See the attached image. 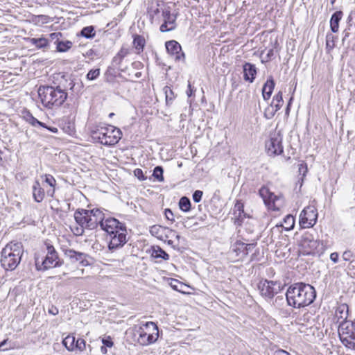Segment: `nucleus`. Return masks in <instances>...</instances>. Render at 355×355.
I'll list each match as a JSON object with an SVG mask.
<instances>
[{"label":"nucleus","instance_id":"nucleus-46","mask_svg":"<svg viewBox=\"0 0 355 355\" xmlns=\"http://www.w3.org/2000/svg\"><path fill=\"white\" fill-rule=\"evenodd\" d=\"M298 172L299 174L302 175L300 179L302 183L304 181V178L306 177L308 173V166L306 162H302L301 164L298 165Z\"/></svg>","mask_w":355,"mask_h":355},{"label":"nucleus","instance_id":"nucleus-6","mask_svg":"<svg viewBox=\"0 0 355 355\" xmlns=\"http://www.w3.org/2000/svg\"><path fill=\"white\" fill-rule=\"evenodd\" d=\"M42 105L47 109H56L67 100L68 94L60 86L41 85L37 90Z\"/></svg>","mask_w":355,"mask_h":355},{"label":"nucleus","instance_id":"nucleus-41","mask_svg":"<svg viewBox=\"0 0 355 355\" xmlns=\"http://www.w3.org/2000/svg\"><path fill=\"white\" fill-rule=\"evenodd\" d=\"M164 92L165 94L166 104H171L176 97V95L174 94L172 88L169 86H165L164 87Z\"/></svg>","mask_w":355,"mask_h":355},{"label":"nucleus","instance_id":"nucleus-64","mask_svg":"<svg viewBox=\"0 0 355 355\" xmlns=\"http://www.w3.org/2000/svg\"><path fill=\"white\" fill-rule=\"evenodd\" d=\"M114 115V113L110 114V117H112Z\"/></svg>","mask_w":355,"mask_h":355},{"label":"nucleus","instance_id":"nucleus-57","mask_svg":"<svg viewBox=\"0 0 355 355\" xmlns=\"http://www.w3.org/2000/svg\"><path fill=\"white\" fill-rule=\"evenodd\" d=\"M194 91L192 88V86L191 85V83H189V85H188V89H187V94L188 95V96H191L192 94H193Z\"/></svg>","mask_w":355,"mask_h":355},{"label":"nucleus","instance_id":"nucleus-28","mask_svg":"<svg viewBox=\"0 0 355 355\" xmlns=\"http://www.w3.org/2000/svg\"><path fill=\"white\" fill-rule=\"evenodd\" d=\"M243 79L250 83H253L257 73L255 65L250 62H245L243 66Z\"/></svg>","mask_w":355,"mask_h":355},{"label":"nucleus","instance_id":"nucleus-52","mask_svg":"<svg viewBox=\"0 0 355 355\" xmlns=\"http://www.w3.org/2000/svg\"><path fill=\"white\" fill-rule=\"evenodd\" d=\"M102 343H103V345L107 347H112L114 345V343L112 342L110 336H108L106 338H103L102 340Z\"/></svg>","mask_w":355,"mask_h":355},{"label":"nucleus","instance_id":"nucleus-11","mask_svg":"<svg viewBox=\"0 0 355 355\" xmlns=\"http://www.w3.org/2000/svg\"><path fill=\"white\" fill-rule=\"evenodd\" d=\"M257 247V243H245L243 239H236L230 246L234 255V261H243Z\"/></svg>","mask_w":355,"mask_h":355},{"label":"nucleus","instance_id":"nucleus-26","mask_svg":"<svg viewBox=\"0 0 355 355\" xmlns=\"http://www.w3.org/2000/svg\"><path fill=\"white\" fill-rule=\"evenodd\" d=\"M24 120L32 126L40 125L42 128L47 129L53 133H58V129L56 127L49 126L46 123L38 121L35 117L33 116V114L30 112H26L24 115Z\"/></svg>","mask_w":355,"mask_h":355},{"label":"nucleus","instance_id":"nucleus-1","mask_svg":"<svg viewBox=\"0 0 355 355\" xmlns=\"http://www.w3.org/2000/svg\"><path fill=\"white\" fill-rule=\"evenodd\" d=\"M286 297L289 306L300 309L311 304L316 297V293L313 286L300 282L291 285Z\"/></svg>","mask_w":355,"mask_h":355},{"label":"nucleus","instance_id":"nucleus-25","mask_svg":"<svg viewBox=\"0 0 355 355\" xmlns=\"http://www.w3.org/2000/svg\"><path fill=\"white\" fill-rule=\"evenodd\" d=\"M51 40H55L56 50L58 52H67L73 46L72 42L69 40L60 41V38L62 37L60 32L52 33L49 35Z\"/></svg>","mask_w":355,"mask_h":355},{"label":"nucleus","instance_id":"nucleus-32","mask_svg":"<svg viewBox=\"0 0 355 355\" xmlns=\"http://www.w3.org/2000/svg\"><path fill=\"white\" fill-rule=\"evenodd\" d=\"M295 222V217L291 214H288L284 218L282 222L277 224L272 229L282 227L286 231H290L294 228Z\"/></svg>","mask_w":355,"mask_h":355},{"label":"nucleus","instance_id":"nucleus-8","mask_svg":"<svg viewBox=\"0 0 355 355\" xmlns=\"http://www.w3.org/2000/svg\"><path fill=\"white\" fill-rule=\"evenodd\" d=\"M23 254V246L19 242H10L6 245L1 252V265L6 270H12L21 261Z\"/></svg>","mask_w":355,"mask_h":355},{"label":"nucleus","instance_id":"nucleus-39","mask_svg":"<svg viewBox=\"0 0 355 355\" xmlns=\"http://www.w3.org/2000/svg\"><path fill=\"white\" fill-rule=\"evenodd\" d=\"M75 336L73 334H69L63 339L62 344L68 351L72 352L75 350Z\"/></svg>","mask_w":355,"mask_h":355},{"label":"nucleus","instance_id":"nucleus-33","mask_svg":"<svg viewBox=\"0 0 355 355\" xmlns=\"http://www.w3.org/2000/svg\"><path fill=\"white\" fill-rule=\"evenodd\" d=\"M150 255L155 259H161L164 261H168L170 259L169 254L159 245L151 247Z\"/></svg>","mask_w":355,"mask_h":355},{"label":"nucleus","instance_id":"nucleus-51","mask_svg":"<svg viewBox=\"0 0 355 355\" xmlns=\"http://www.w3.org/2000/svg\"><path fill=\"white\" fill-rule=\"evenodd\" d=\"M203 193L200 190H196L193 194V200L196 202H199L202 200Z\"/></svg>","mask_w":355,"mask_h":355},{"label":"nucleus","instance_id":"nucleus-35","mask_svg":"<svg viewBox=\"0 0 355 355\" xmlns=\"http://www.w3.org/2000/svg\"><path fill=\"white\" fill-rule=\"evenodd\" d=\"M279 44L277 37H275L272 42V48L269 49L266 57L261 60L262 63L270 61L275 56V53L279 51Z\"/></svg>","mask_w":355,"mask_h":355},{"label":"nucleus","instance_id":"nucleus-5","mask_svg":"<svg viewBox=\"0 0 355 355\" xmlns=\"http://www.w3.org/2000/svg\"><path fill=\"white\" fill-rule=\"evenodd\" d=\"M35 263L37 270H46L61 266L63 261L60 259L51 241L47 239L44 241L41 250L35 253Z\"/></svg>","mask_w":355,"mask_h":355},{"label":"nucleus","instance_id":"nucleus-54","mask_svg":"<svg viewBox=\"0 0 355 355\" xmlns=\"http://www.w3.org/2000/svg\"><path fill=\"white\" fill-rule=\"evenodd\" d=\"M49 314H51L53 315H56L57 314H58V309L55 306H53L52 305L49 309Z\"/></svg>","mask_w":355,"mask_h":355},{"label":"nucleus","instance_id":"nucleus-58","mask_svg":"<svg viewBox=\"0 0 355 355\" xmlns=\"http://www.w3.org/2000/svg\"><path fill=\"white\" fill-rule=\"evenodd\" d=\"M293 99V97H291V98H290V100L288 101V105H287V107H286V114H289L290 107H291V105Z\"/></svg>","mask_w":355,"mask_h":355},{"label":"nucleus","instance_id":"nucleus-22","mask_svg":"<svg viewBox=\"0 0 355 355\" xmlns=\"http://www.w3.org/2000/svg\"><path fill=\"white\" fill-rule=\"evenodd\" d=\"M144 64L141 61H134L131 64V67H128L126 74L131 82H137L139 78L143 76V70Z\"/></svg>","mask_w":355,"mask_h":355},{"label":"nucleus","instance_id":"nucleus-10","mask_svg":"<svg viewBox=\"0 0 355 355\" xmlns=\"http://www.w3.org/2000/svg\"><path fill=\"white\" fill-rule=\"evenodd\" d=\"M323 251L322 243L313 239L311 234L302 236L299 243V252L303 255L320 254Z\"/></svg>","mask_w":355,"mask_h":355},{"label":"nucleus","instance_id":"nucleus-9","mask_svg":"<svg viewBox=\"0 0 355 355\" xmlns=\"http://www.w3.org/2000/svg\"><path fill=\"white\" fill-rule=\"evenodd\" d=\"M135 342L141 346L154 344L159 338V329L156 323L146 322L133 327Z\"/></svg>","mask_w":355,"mask_h":355},{"label":"nucleus","instance_id":"nucleus-61","mask_svg":"<svg viewBox=\"0 0 355 355\" xmlns=\"http://www.w3.org/2000/svg\"><path fill=\"white\" fill-rule=\"evenodd\" d=\"M84 274V269H81L80 270V274H79V276L76 277V278H80V275H83Z\"/></svg>","mask_w":355,"mask_h":355},{"label":"nucleus","instance_id":"nucleus-23","mask_svg":"<svg viewBox=\"0 0 355 355\" xmlns=\"http://www.w3.org/2000/svg\"><path fill=\"white\" fill-rule=\"evenodd\" d=\"M266 153L269 156L279 155L283 153V146L277 137H270L266 143Z\"/></svg>","mask_w":355,"mask_h":355},{"label":"nucleus","instance_id":"nucleus-2","mask_svg":"<svg viewBox=\"0 0 355 355\" xmlns=\"http://www.w3.org/2000/svg\"><path fill=\"white\" fill-rule=\"evenodd\" d=\"M105 218L104 213L99 209H78L74 212V218L78 226L71 227L74 235L81 236L84 229L94 230L101 225Z\"/></svg>","mask_w":355,"mask_h":355},{"label":"nucleus","instance_id":"nucleus-19","mask_svg":"<svg viewBox=\"0 0 355 355\" xmlns=\"http://www.w3.org/2000/svg\"><path fill=\"white\" fill-rule=\"evenodd\" d=\"M284 103L282 92H278L273 97L269 106L265 109L264 115L267 119H272L277 112L282 107Z\"/></svg>","mask_w":355,"mask_h":355},{"label":"nucleus","instance_id":"nucleus-43","mask_svg":"<svg viewBox=\"0 0 355 355\" xmlns=\"http://www.w3.org/2000/svg\"><path fill=\"white\" fill-rule=\"evenodd\" d=\"M170 285H171V288L173 290H175V291L180 292V293H182L183 294H190V293L186 292L185 291L182 290V287L183 286H187V285L182 284V282H180L178 279H172L171 282H170Z\"/></svg>","mask_w":355,"mask_h":355},{"label":"nucleus","instance_id":"nucleus-50","mask_svg":"<svg viewBox=\"0 0 355 355\" xmlns=\"http://www.w3.org/2000/svg\"><path fill=\"white\" fill-rule=\"evenodd\" d=\"M133 173L134 175L141 181H144L147 178L146 176L144 175L143 171L139 168H135Z\"/></svg>","mask_w":355,"mask_h":355},{"label":"nucleus","instance_id":"nucleus-20","mask_svg":"<svg viewBox=\"0 0 355 355\" xmlns=\"http://www.w3.org/2000/svg\"><path fill=\"white\" fill-rule=\"evenodd\" d=\"M130 53V50L125 46H122L117 53L113 57L112 60V64L113 67L118 69L122 73H126L128 67H123V62L126 56Z\"/></svg>","mask_w":355,"mask_h":355},{"label":"nucleus","instance_id":"nucleus-38","mask_svg":"<svg viewBox=\"0 0 355 355\" xmlns=\"http://www.w3.org/2000/svg\"><path fill=\"white\" fill-rule=\"evenodd\" d=\"M62 130L67 135L73 136L76 135V125L73 121L66 120L62 123Z\"/></svg>","mask_w":355,"mask_h":355},{"label":"nucleus","instance_id":"nucleus-37","mask_svg":"<svg viewBox=\"0 0 355 355\" xmlns=\"http://www.w3.org/2000/svg\"><path fill=\"white\" fill-rule=\"evenodd\" d=\"M28 42L32 45H34L38 49H46L48 48L49 46V40L45 38L44 37H41L40 38H29Z\"/></svg>","mask_w":355,"mask_h":355},{"label":"nucleus","instance_id":"nucleus-47","mask_svg":"<svg viewBox=\"0 0 355 355\" xmlns=\"http://www.w3.org/2000/svg\"><path fill=\"white\" fill-rule=\"evenodd\" d=\"M100 76V69H94L89 71L87 73L86 78L89 80H94L96 79Z\"/></svg>","mask_w":355,"mask_h":355},{"label":"nucleus","instance_id":"nucleus-17","mask_svg":"<svg viewBox=\"0 0 355 355\" xmlns=\"http://www.w3.org/2000/svg\"><path fill=\"white\" fill-rule=\"evenodd\" d=\"M244 208L245 205L242 200H235L231 210V220L236 227L242 226L245 218H251L250 215L245 211Z\"/></svg>","mask_w":355,"mask_h":355},{"label":"nucleus","instance_id":"nucleus-48","mask_svg":"<svg viewBox=\"0 0 355 355\" xmlns=\"http://www.w3.org/2000/svg\"><path fill=\"white\" fill-rule=\"evenodd\" d=\"M75 349L83 352L86 349V341L83 338H78L75 341Z\"/></svg>","mask_w":355,"mask_h":355},{"label":"nucleus","instance_id":"nucleus-18","mask_svg":"<svg viewBox=\"0 0 355 355\" xmlns=\"http://www.w3.org/2000/svg\"><path fill=\"white\" fill-rule=\"evenodd\" d=\"M349 315V307L347 304H340L334 307V311L331 312L328 320H330L331 324H340L348 322L347 320Z\"/></svg>","mask_w":355,"mask_h":355},{"label":"nucleus","instance_id":"nucleus-62","mask_svg":"<svg viewBox=\"0 0 355 355\" xmlns=\"http://www.w3.org/2000/svg\"><path fill=\"white\" fill-rule=\"evenodd\" d=\"M1 154H2V152H1V150H0V164H1V162H2Z\"/></svg>","mask_w":355,"mask_h":355},{"label":"nucleus","instance_id":"nucleus-4","mask_svg":"<svg viewBox=\"0 0 355 355\" xmlns=\"http://www.w3.org/2000/svg\"><path fill=\"white\" fill-rule=\"evenodd\" d=\"M101 227L109 236V249L116 250L123 247L127 242L125 225L114 218L103 219Z\"/></svg>","mask_w":355,"mask_h":355},{"label":"nucleus","instance_id":"nucleus-12","mask_svg":"<svg viewBox=\"0 0 355 355\" xmlns=\"http://www.w3.org/2000/svg\"><path fill=\"white\" fill-rule=\"evenodd\" d=\"M338 334L343 345L347 349L355 350V323L345 322L338 327Z\"/></svg>","mask_w":355,"mask_h":355},{"label":"nucleus","instance_id":"nucleus-15","mask_svg":"<svg viewBox=\"0 0 355 355\" xmlns=\"http://www.w3.org/2000/svg\"><path fill=\"white\" fill-rule=\"evenodd\" d=\"M258 288L262 296L271 299L283 289V286L279 282L265 279L259 282Z\"/></svg>","mask_w":355,"mask_h":355},{"label":"nucleus","instance_id":"nucleus-44","mask_svg":"<svg viewBox=\"0 0 355 355\" xmlns=\"http://www.w3.org/2000/svg\"><path fill=\"white\" fill-rule=\"evenodd\" d=\"M96 35L94 28L92 26L84 27L80 32V35L85 38H93Z\"/></svg>","mask_w":355,"mask_h":355},{"label":"nucleus","instance_id":"nucleus-49","mask_svg":"<svg viewBox=\"0 0 355 355\" xmlns=\"http://www.w3.org/2000/svg\"><path fill=\"white\" fill-rule=\"evenodd\" d=\"M164 215L167 220L170 221L171 223H173L175 221L173 212L170 209H166L164 211Z\"/></svg>","mask_w":355,"mask_h":355},{"label":"nucleus","instance_id":"nucleus-55","mask_svg":"<svg viewBox=\"0 0 355 355\" xmlns=\"http://www.w3.org/2000/svg\"><path fill=\"white\" fill-rule=\"evenodd\" d=\"M273 355H291V354L286 350L279 349L274 352Z\"/></svg>","mask_w":355,"mask_h":355},{"label":"nucleus","instance_id":"nucleus-27","mask_svg":"<svg viewBox=\"0 0 355 355\" xmlns=\"http://www.w3.org/2000/svg\"><path fill=\"white\" fill-rule=\"evenodd\" d=\"M166 49L168 53L175 57L176 60H180L184 57L180 44L175 40L166 42Z\"/></svg>","mask_w":355,"mask_h":355},{"label":"nucleus","instance_id":"nucleus-13","mask_svg":"<svg viewBox=\"0 0 355 355\" xmlns=\"http://www.w3.org/2000/svg\"><path fill=\"white\" fill-rule=\"evenodd\" d=\"M318 212L316 207L309 205L301 211L299 217V224L302 228H311L317 223Z\"/></svg>","mask_w":355,"mask_h":355},{"label":"nucleus","instance_id":"nucleus-45","mask_svg":"<svg viewBox=\"0 0 355 355\" xmlns=\"http://www.w3.org/2000/svg\"><path fill=\"white\" fill-rule=\"evenodd\" d=\"M163 168L161 166H156L153 170V176L158 182H163L164 178L163 175Z\"/></svg>","mask_w":355,"mask_h":355},{"label":"nucleus","instance_id":"nucleus-34","mask_svg":"<svg viewBox=\"0 0 355 355\" xmlns=\"http://www.w3.org/2000/svg\"><path fill=\"white\" fill-rule=\"evenodd\" d=\"M29 21L35 26H42L52 21V19L49 15H33L31 17Z\"/></svg>","mask_w":355,"mask_h":355},{"label":"nucleus","instance_id":"nucleus-60","mask_svg":"<svg viewBox=\"0 0 355 355\" xmlns=\"http://www.w3.org/2000/svg\"><path fill=\"white\" fill-rule=\"evenodd\" d=\"M101 352L103 354H107V347L103 345L101 347Z\"/></svg>","mask_w":355,"mask_h":355},{"label":"nucleus","instance_id":"nucleus-24","mask_svg":"<svg viewBox=\"0 0 355 355\" xmlns=\"http://www.w3.org/2000/svg\"><path fill=\"white\" fill-rule=\"evenodd\" d=\"M66 254L72 261H78L83 266H90L92 263L89 257L85 253L79 252L74 250H69L67 251Z\"/></svg>","mask_w":355,"mask_h":355},{"label":"nucleus","instance_id":"nucleus-53","mask_svg":"<svg viewBox=\"0 0 355 355\" xmlns=\"http://www.w3.org/2000/svg\"><path fill=\"white\" fill-rule=\"evenodd\" d=\"M353 257V253L350 250H346L343 254V259L345 261H349Z\"/></svg>","mask_w":355,"mask_h":355},{"label":"nucleus","instance_id":"nucleus-63","mask_svg":"<svg viewBox=\"0 0 355 355\" xmlns=\"http://www.w3.org/2000/svg\"><path fill=\"white\" fill-rule=\"evenodd\" d=\"M110 69H111L110 68H109V69H107V74L110 73Z\"/></svg>","mask_w":355,"mask_h":355},{"label":"nucleus","instance_id":"nucleus-30","mask_svg":"<svg viewBox=\"0 0 355 355\" xmlns=\"http://www.w3.org/2000/svg\"><path fill=\"white\" fill-rule=\"evenodd\" d=\"M275 86V83L274 78L270 76L268 78L262 88V96L265 101H268L270 98Z\"/></svg>","mask_w":355,"mask_h":355},{"label":"nucleus","instance_id":"nucleus-42","mask_svg":"<svg viewBox=\"0 0 355 355\" xmlns=\"http://www.w3.org/2000/svg\"><path fill=\"white\" fill-rule=\"evenodd\" d=\"M191 202L190 200L186 197H182L179 201V207L184 212H188L191 210Z\"/></svg>","mask_w":355,"mask_h":355},{"label":"nucleus","instance_id":"nucleus-59","mask_svg":"<svg viewBox=\"0 0 355 355\" xmlns=\"http://www.w3.org/2000/svg\"><path fill=\"white\" fill-rule=\"evenodd\" d=\"M327 48H329L330 49H332L334 47V41H332V44L331 45L330 44V42L329 40V37L327 36Z\"/></svg>","mask_w":355,"mask_h":355},{"label":"nucleus","instance_id":"nucleus-7","mask_svg":"<svg viewBox=\"0 0 355 355\" xmlns=\"http://www.w3.org/2000/svg\"><path fill=\"white\" fill-rule=\"evenodd\" d=\"M57 181L51 174H42L33 182L32 194L37 202H42L46 198H53Z\"/></svg>","mask_w":355,"mask_h":355},{"label":"nucleus","instance_id":"nucleus-31","mask_svg":"<svg viewBox=\"0 0 355 355\" xmlns=\"http://www.w3.org/2000/svg\"><path fill=\"white\" fill-rule=\"evenodd\" d=\"M150 232L152 236L156 237L160 241L166 239L165 233L169 232L168 227H164L159 225H155L150 227Z\"/></svg>","mask_w":355,"mask_h":355},{"label":"nucleus","instance_id":"nucleus-14","mask_svg":"<svg viewBox=\"0 0 355 355\" xmlns=\"http://www.w3.org/2000/svg\"><path fill=\"white\" fill-rule=\"evenodd\" d=\"M259 194L263 200L265 205L268 209L272 211H279L282 205L279 202L281 201L282 197L275 195L271 192L267 187H262L259 190Z\"/></svg>","mask_w":355,"mask_h":355},{"label":"nucleus","instance_id":"nucleus-36","mask_svg":"<svg viewBox=\"0 0 355 355\" xmlns=\"http://www.w3.org/2000/svg\"><path fill=\"white\" fill-rule=\"evenodd\" d=\"M343 17L342 11L334 12L330 19V28L332 32L337 33L339 28V22Z\"/></svg>","mask_w":355,"mask_h":355},{"label":"nucleus","instance_id":"nucleus-16","mask_svg":"<svg viewBox=\"0 0 355 355\" xmlns=\"http://www.w3.org/2000/svg\"><path fill=\"white\" fill-rule=\"evenodd\" d=\"M167 10L164 3L160 0H150L148 1L146 10L147 17L151 24L159 23L162 10Z\"/></svg>","mask_w":355,"mask_h":355},{"label":"nucleus","instance_id":"nucleus-3","mask_svg":"<svg viewBox=\"0 0 355 355\" xmlns=\"http://www.w3.org/2000/svg\"><path fill=\"white\" fill-rule=\"evenodd\" d=\"M89 135L95 142L112 146L119 143L123 133L119 128L112 125L98 123L90 126Z\"/></svg>","mask_w":355,"mask_h":355},{"label":"nucleus","instance_id":"nucleus-40","mask_svg":"<svg viewBox=\"0 0 355 355\" xmlns=\"http://www.w3.org/2000/svg\"><path fill=\"white\" fill-rule=\"evenodd\" d=\"M168 232L165 233L166 239H163L162 241L168 243L169 245L173 244L175 239L179 240L180 236L175 230H173L168 227Z\"/></svg>","mask_w":355,"mask_h":355},{"label":"nucleus","instance_id":"nucleus-29","mask_svg":"<svg viewBox=\"0 0 355 355\" xmlns=\"http://www.w3.org/2000/svg\"><path fill=\"white\" fill-rule=\"evenodd\" d=\"M132 38V47L135 49V53L137 55L141 54L146 44L145 37L139 34H134Z\"/></svg>","mask_w":355,"mask_h":355},{"label":"nucleus","instance_id":"nucleus-56","mask_svg":"<svg viewBox=\"0 0 355 355\" xmlns=\"http://www.w3.org/2000/svg\"><path fill=\"white\" fill-rule=\"evenodd\" d=\"M339 255L337 252H332L330 254V259L334 263H337L338 261Z\"/></svg>","mask_w":355,"mask_h":355},{"label":"nucleus","instance_id":"nucleus-21","mask_svg":"<svg viewBox=\"0 0 355 355\" xmlns=\"http://www.w3.org/2000/svg\"><path fill=\"white\" fill-rule=\"evenodd\" d=\"M163 23L161 24L159 30L161 32H168L173 31L176 27V17L171 13L170 9L162 10Z\"/></svg>","mask_w":355,"mask_h":355}]
</instances>
